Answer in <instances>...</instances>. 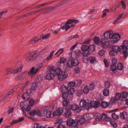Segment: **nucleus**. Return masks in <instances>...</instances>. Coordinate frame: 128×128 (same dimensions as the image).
<instances>
[{
	"mask_svg": "<svg viewBox=\"0 0 128 128\" xmlns=\"http://www.w3.org/2000/svg\"><path fill=\"white\" fill-rule=\"evenodd\" d=\"M35 114L40 116H42L46 118H51L54 116L53 113L52 114L50 111L47 110H44L42 113L38 110H32V116Z\"/></svg>",
	"mask_w": 128,
	"mask_h": 128,
	"instance_id": "1",
	"label": "nucleus"
},
{
	"mask_svg": "<svg viewBox=\"0 0 128 128\" xmlns=\"http://www.w3.org/2000/svg\"><path fill=\"white\" fill-rule=\"evenodd\" d=\"M79 22V21L74 19H70L67 20L65 23V25L62 28L63 30L65 29L67 31L70 28H74L75 26V24Z\"/></svg>",
	"mask_w": 128,
	"mask_h": 128,
	"instance_id": "2",
	"label": "nucleus"
},
{
	"mask_svg": "<svg viewBox=\"0 0 128 128\" xmlns=\"http://www.w3.org/2000/svg\"><path fill=\"white\" fill-rule=\"evenodd\" d=\"M94 116L96 118L95 121L97 122H100L102 120L108 122L111 120V119L108 117L106 114H100L98 113H95Z\"/></svg>",
	"mask_w": 128,
	"mask_h": 128,
	"instance_id": "3",
	"label": "nucleus"
},
{
	"mask_svg": "<svg viewBox=\"0 0 128 128\" xmlns=\"http://www.w3.org/2000/svg\"><path fill=\"white\" fill-rule=\"evenodd\" d=\"M54 72L56 75L58 76V78L60 80L65 79L67 76V73L64 72L63 73L61 70L60 68L55 70Z\"/></svg>",
	"mask_w": 128,
	"mask_h": 128,
	"instance_id": "4",
	"label": "nucleus"
},
{
	"mask_svg": "<svg viewBox=\"0 0 128 128\" xmlns=\"http://www.w3.org/2000/svg\"><path fill=\"white\" fill-rule=\"evenodd\" d=\"M30 106L26 102H20V106L21 109H24L27 111L28 112L31 109L30 106H32V99L31 98L29 101Z\"/></svg>",
	"mask_w": 128,
	"mask_h": 128,
	"instance_id": "5",
	"label": "nucleus"
},
{
	"mask_svg": "<svg viewBox=\"0 0 128 128\" xmlns=\"http://www.w3.org/2000/svg\"><path fill=\"white\" fill-rule=\"evenodd\" d=\"M79 64V62L78 60L72 59L68 60L67 62V65L69 67L72 68L73 66H77Z\"/></svg>",
	"mask_w": 128,
	"mask_h": 128,
	"instance_id": "6",
	"label": "nucleus"
},
{
	"mask_svg": "<svg viewBox=\"0 0 128 128\" xmlns=\"http://www.w3.org/2000/svg\"><path fill=\"white\" fill-rule=\"evenodd\" d=\"M66 124L69 126L76 128L78 127V125L75 120L71 118H69L66 121Z\"/></svg>",
	"mask_w": 128,
	"mask_h": 128,
	"instance_id": "7",
	"label": "nucleus"
},
{
	"mask_svg": "<svg viewBox=\"0 0 128 128\" xmlns=\"http://www.w3.org/2000/svg\"><path fill=\"white\" fill-rule=\"evenodd\" d=\"M112 37L110 42L114 43L118 42L120 38V35L117 34H113Z\"/></svg>",
	"mask_w": 128,
	"mask_h": 128,
	"instance_id": "8",
	"label": "nucleus"
},
{
	"mask_svg": "<svg viewBox=\"0 0 128 128\" xmlns=\"http://www.w3.org/2000/svg\"><path fill=\"white\" fill-rule=\"evenodd\" d=\"M89 102H87L86 100L84 98L81 100L80 103V107H84L88 108L89 107Z\"/></svg>",
	"mask_w": 128,
	"mask_h": 128,
	"instance_id": "9",
	"label": "nucleus"
},
{
	"mask_svg": "<svg viewBox=\"0 0 128 128\" xmlns=\"http://www.w3.org/2000/svg\"><path fill=\"white\" fill-rule=\"evenodd\" d=\"M100 42L104 48H106V46L107 47L109 44V40L106 38H104L101 39Z\"/></svg>",
	"mask_w": 128,
	"mask_h": 128,
	"instance_id": "10",
	"label": "nucleus"
},
{
	"mask_svg": "<svg viewBox=\"0 0 128 128\" xmlns=\"http://www.w3.org/2000/svg\"><path fill=\"white\" fill-rule=\"evenodd\" d=\"M32 87L30 89L28 90L27 92L24 93L22 96V98L25 100H28L30 98V93L31 92V91Z\"/></svg>",
	"mask_w": 128,
	"mask_h": 128,
	"instance_id": "11",
	"label": "nucleus"
},
{
	"mask_svg": "<svg viewBox=\"0 0 128 128\" xmlns=\"http://www.w3.org/2000/svg\"><path fill=\"white\" fill-rule=\"evenodd\" d=\"M100 102L98 101H92L89 102V108L90 107H93L97 108L98 107L99 105Z\"/></svg>",
	"mask_w": 128,
	"mask_h": 128,
	"instance_id": "12",
	"label": "nucleus"
},
{
	"mask_svg": "<svg viewBox=\"0 0 128 128\" xmlns=\"http://www.w3.org/2000/svg\"><path fill=\"white\" fill-rule=\"evenodd\" d=\"M72 110L76 112H79L82 111V109L81 107L77 105L73 104L72 106Z\"/></svg>",
	"mask_w": 128,
	"mask_h": 128,
	"instance_id": "13",
	"label": "nucleus"
},
{
	"mask_svg": "<svg viewBox=\"0 0 128 128\" xmlns=\"http://www.w3.org/2000/svg\"><path fill=\"white\" fill-rule=\"evenodd\" d=\"M64 111V109L62 107L59 108L55 112L53 113L54 116H59L61 115Z\"/></svg>",
	"mask_w": 128,
	"mask_h": 128,
	"instance_id": "14",
	"label": "nucleus"
},
{
	"mask_svg": "<svg viewBox=\"0 0 128 128\" xmlns=\"http://www.w3.org/2000/svg\"><path fill=\"white\" fill-rule=\"evenodd\" d=\"M76 118L78 122L81 124H84L86 121L84 118L83 116H78Z\"/></svg>",
	"mask_w": 128,
	"mask_h": 128,
	"instance_id": "15",
	"label": "nucleus"
},
{
	"mask_svg": "<svg viewBox=\"0 0 128 128\" xmlns=\"http://www.w3.org/2000/svg\"><path fill=\"white\" fill-rule=\"evenodd\" d=\"M23 66V65H22L20 67L12 70L11 71L10 74H16L18 72H20L22 70Z\"/></svg>",
	"mask_w": 128,
	"mask_h": 128,
	"instance_id": "16",
	"label": "nucleus"
},
{
	"mask_svg": "<svg viewBox=\"0 0 128 128\" xmlns=\"http://www.w3.org/2000/svg\"><path fill=\"white\" fill-rule=\"evenodd\" d=\"M75 92L74 88H71L68 90L67 92L70 98L72 99L74 96V94Z\"/></svg>",
	"mask_w": 128,
	"mask_h": 128,
	"instance_id": "17",
	"label": "nucleus"
},
{
	"mask_svg": "<svg viewBox=\"0 0 128 128\" xmlns=\"http://www.w3.org/2000/svg\"><path fill=\"white\" fill-rule=\"evenodd\" d=\"M122 48L119 46L117 45H114L112 47V50L116 53L121 52Z\"/></svg>",
	"mask_w": 128,
	"mask_h": 128,
	"instance_id": "18",
	"label": "nucleus"
},
{
	"mask_svg": "<svg viewBox=\"0 0 128 128\" xmlns=\"http://www.w3.org/2000/svg\"><path fill=\"white\" fill-rule=\"evenodd\" d=\"M26 60L29 62H32V53L31 52L28 53L25 56Z\"/></svg>",
	"mask_w": 128,
	"mask_h": 128,
	"instance_id": "19",
	"label": "nucleus"
},
{
	"mask_svg": "<svg viewBox=\"0 0 128 128\" xmlns=\"http://www.w3.org/2000/svg\"><path fill=\"white\" fill-rule=\"evenodd\" d=\"M112 33L110 31L106 32L104 34V37L107 38L111 39L112 35Z\"/></svg>",
	"mask_w": 128,
	"mask_h": 128,
	"instance_id": "20",
	"label": "nucleus"
},
{
	"mask_svg": "<svg viewBox=\"0 0 128 128\" xmlns=\"http://www.w3.org/2000/svg\"><path fill=\"white\" fill-rule=\"evenodd\" d=\"M120 53L123 54L124 57V58H126L128 56V52L127 49L125 48L123 49L122 48Z\"/></svg>",
	"mask_w": 128,
	"mask_h": 128,
	"instance_id": "21",
	"label": "nucleus"
},
{
	"mask_svg": "<svg viewBox=\"0 0 128 128\" xmlns=\"http://www.w3.org/2000/svg\"><path fill=\"white\" fill-rule=\"evenodd\" d=\"M66 112L64 114V116L66 118L70 117L72 115L70 110L69 108L67 110L66 109Z\"/></svg>",
	"mask_w": 128,
	"mask_h": 128,
	"instance_id": "22",
	"label": "nucleus"
},
{
	"mask_svg": "<svg viewBox=\"0 0 128 128\" xmlns=\"http://www.w3.org/2000/svg\"><path fill=\"white\" fill-rule=\"evenodd\" d=\"M69 57L71 59H75L77 57V52H73L70 53Z\"/></svg>",
	"mask_w": 128,
	"mask_h": 128,
	"instance_id": "23",
	"label": "nucleus"
},
{
	"mask_svg": "<svg viewBox=\"0 0 128 128\" xmlns=\"http://www.w3.org/2000/svg\"><path fill=\"white\" fill-rule=\"evenodd\" d=\"M27 72H24L22 73H21L19 74L18 76V78L16 79H24L26 77Z\"/></svg>",
	"mask_w": 128,
	"mask_h": 128,
	"instance_id": "24",
	"label": "nucleus"
},
{
	"mask_svg": "<svg viewBox=\"0 0 128 128\" xmlns=\"http://www.w3.org/2000/svg\"><path fill=\"white\" fill-rule=\"evenodd\" d=\"M72 0H63L58 4V6L60 7L70 2Z\"/></svg>",
	"mask_w": 128,
	"mask_h": 128,
	"instance_id": "25",
	"label": "nucleus"
},
{
	"mask_svg": "<svg viewBox=\"0 0 128 128\" xmlns=\"http://www.w3.org/2000/svg\"><path fill=\"white\" fill-rule=\"evenodd\" d=\"M55 77L54 74L52 73H49L46 76V78L48 80H50L54 79Z\"/></svg>",
	"mask_w": 128,
	"mask_h": 128,
	"instance_id": "26",
	"label": "nucleus"
},
{
	"mask_svg": "<svg viewBox=\"0 0 128 128\" xmlns=\"http://www.w3.org/2000/svg\"><path fill=\"white\" fill-rule=\"evenodd\" d=\"M40 54V52L38 51H35L32 52V60H35Z\"/></svg>",
	"mask_w": 128,
	"mask_h": 128,
	"instance_id": "27",
	"label": "nucleus"
},
{
	"mask_svg": "<svg viewBox=\"0 0 128 128\" xmlns=\"http://www.w3.org/2000/svg\"><path fill=\"white\" fill-rule=\"evenodd\" d=\"M120 46L123 49L125 48L128 49L127 47L128 46V41L124 40L123 44L121 45Z\"/></svg>",
	"mask_w": 128,
	"mask_h": 128,
	"instance_id": "28",
	"label": "nucleus"
},
{
	"mask_svg": "<svg viewBox=\"0 0 128 128\" xmlns=\"http://www.w3.org/2000/svg\"><path fill=\"white\" fill-rule=\"evenodd\" d=\"M90 90L89 88V87L87 85L85 86L84 88L83 92L85 94H87L89 92Z\"/></svg>",
	"mask_w": 128,
	"mask_h": 128,
	"instance_id": "29",
	"label": "nucleus"
},
{
	"mask_svg": "<svg viewBox=\"0 0 128 128\" xmlns=\"http://www.w3.org/2000/svg\"><path fill=\"white\" fill-rule=\"evenodd\" d=\"M24 120V118L23 117L20 118L19 119L13 120L12 122L10 123V124L12 125H13L16 123H18L19 122H22Z\"/></svg>",
	"mask_w": 128,
	"mask_h": 128,
	"instance_id": "30",
	"label": "nucleus"
},
{
	"mask_svg": "<svg viewBox=\"0 0 128 128\" xmlns=\"http://www.w3.org/2000/svg\"><path fill=\"white\" fill-rule=\"evenodd\" d=\"M58 7H59L58 6V4L56 6H54L52 7H49L48 8H46L45 9L46 10H48L49 12H52L55 10Z\"/></svg>",
	"mask_w": 128,
	"mask_h": 128,
	"instance_id": "31",
	"label": "nucleus"
},
{
	"mask_svg": "<svg viewBox=\"0 0 128 128\" xmlns=\"http://www.w3.org/2000/svg\"><path fill=\"white\" fill-rule=\"evenodd\" d=\"M62 92L63 93L62 95V98L64 100L66 99L67 98H68V99H71L69 98V96L67 92H63V91L62 90Z\"/></svg>",
	"mask_w": 128,
	"mask_h": 128,
	"instance_id": "32",
	"label": "nucleus"
},
{
	"mask_svg": "<svg viewBox=\"0 0 128 128\" xmlns=\"http://www.w3.org/2000/svg\"><path fill=\"white\" fill-rule=\"evenodd\" d=\"M109 104L110 103L108 102L103 101L102 102L101 106L102 108H104L108 106Z\"/></svg>",
	"mask_w": 128,
	"mask_h": 128,
	"instance_id": "33",
	"label": "nucleus"
},
{
	"mask_svg": "<svg viewBox=\"0 0 128 128\" xmlns=\"http://www.w3.org/2000/svg\"><path fill=\"white\" fill-rule=\"evenodd\" d=\"M83 92L82 90H76V94L78 97H80L82 94Z\"/></svg>",
	"mask_w": 128,
	"mask_h": 128,
	"instance_id": "34",
	"label": "nucleus"
},
{
	"mask_svg": "<svg viewBox=\"0 0 128 128\" xmlns=\"http://www.w3.org/2000/svg\"><path fill=\"white\" fill-rule=\"evenodd\" d=\"M89 60L91 64L94 63L96 61V58L92 56H90L89 57Z\"/></svg>",
	"mask_w": 128,
	"mask_h": 128,
	"instance_id": "35",
	"label": "nucleus"
},
{
	"mask_svg": "<svg viewBox=\"0 0 128 128\" xmlns=\"http://www.w3.org/2000/svg\"><path fill=\"white\" fill-rule=\"evenodd\" d=\"M88 46L86 44L82 45L81 47V49L83 51H85L86 50H88Z\"/></svg>",
	"mask_w": 128,
	"mask_h": 128,
	"instance_id": "36",
	"label": "nucleus"
},
{
	"mask_svg": "<svg viewBox=\"0 0 128 128\" xmlns=\"http://www.w3.org/2000/svg\"><path fill=\"white\" fill-rule=\"evenodd\" d=\"M123 65L121 62H119L117 65L116 68L118 70H122L123 68Z\"/></svg>",
	"mask_w": 128,
	"mask_h": 128,
	"instance_id": "37",
	"label": "nucleus"
},
{
	"mask_svg": "<svg viewBox=\"0 0 128 128\" xmlns=\"http://www.w3.org/2000/svg\"><path fill=\"white\" fill-rule=\"evenodd\" d=\"M127 114L126 113L124 112H122L120 114V117L123 119H124L126 117Z\"/></svg>",
	"mask_w": 128,
	"mask_h": 128,
	"instance_id": "38",
	"label": "nucleus"
},
{
	"mask_svg": "<svg viewBox=\"0 0 128 128\" xmlns=\"http://www.w3.org/2000/svg\"><path fill=\"white\" fill-rule=\"evenodd\" d=\"M54 50L52 51L50 53L49 56L47 57L46 59L47 61H48L49 60H51L52 58V56H53L54 53Z\"/></svg>",
	"mask_w": 128,
	"mask_h": 128,
	"instance_id": "39",
	"label": "nucleus"
},
{
	"mask_svg": "<svg viewBox=\"0 0 128 128\" xmlns=\"http://www.w3.org/2000/svg\"><path fill=\"white\" fill-rule=\"evenodd\" d=\"M70 102V100L68 99L64 100L62 102V104L63 106H66L67 104H68Z\"/></svg>",
	"mask_w": 128,
	"mask_h": 128,
	"instance_id": "40",
	"label": "nucleus"
},
{
	"mask_svg": "<svg viewBox=\"0 0 128 128\" xmlns=\"http://www.w3.org/2000/svg\"><path fill=\"white\" fill-rule=\"evenodd\" d=\"M83 56L85 57H88L90 55V53L88 50H86L84 51L82 53Z\"/></svg>",
	"mask_w": 128,
	"mask_h": 128,
	"instance_id": "41",
	"label": "nucleus"
},
{
	"mask_svg": "<svg viewBox=\"0 0 128 128\" xmlns=\"http://www.w3.org/2000/svg\"><path fill=\"white\" fill-rule=\"evenodd\" d=\"M88 50L90 51L94 52L95 50V46L94 45H91L88 46Z\"/></svg>",
	"mask_w": 128,
	"mask_h": 128,
	"instance_id": "42",
	"label": "nucleus"
},
{
	"mask_svg": "<svg viewBox=\"0 0 128 128\" xmlns=\"http://www.w3.org/2000/svg\"><path fill=\"white\" fill-rule=\"evenodd\" d=\"M123 15V14H121L113 22V24H116L122 17Z\"/></svg>",
	"mask_w": 128,
	"mask_h": 128,
	"instance_id": "43",
	"label": "nucleus"
},
{
	"mask_svg": "<svg viewBox=\"0 0 128 128\" xmlns=\"http://www.w3.org/2000/svg\"><path fill=\"white\" fill-rule=\"evenodd\" d=\"M109 93V91L107 88H105L103 91V94L105 96H108Z\"/></svg>",
	"mask_w": 128,
	"mask_h": 128,
	"instance_id": "44",
	"label": "nucleus"
},
{
	"mask_svg": "<svg viewBox=\"0 0 128 128\" xmlns=\"http://www.w3.org/2000/svg\"><path fill=\"white\" fill-rule=\"evenodd\" d=\"M88 86L90 90H92L94 89L95 87V84L94 83H91Z\"/></svg>",
	"mask_w": 128,
	"mask_h": 128,
	"instance_id": "45",
	"label": "nucleus"
},
{
	"mask_svg": "<svg viewBox=\"0 0 128 128\" xmlns=\"http://www.w3.org/2000/svg\"><path fill=\"white\" fill-rule=\"evenodd\" d=\"M43 66L42 63H40L37 66L36 69V72H38V70L42 67Z\"/></svg>",
	"mask_w": 128,
	"mask_h": 128,
	"instance_id": "46",
	"label": "nucleus"
},
{
	"mask_svg": "<svg viewBox=\"0 0 128 128\" xmlns=\"http://www.w3.org/2000/svg\"><path fill=\"white\" fill-rule=\"evenodd\" d=\"M76 84V83L73 82H69L68 84V87H74Z\"/></svg>",
	"mask_w": 128,
	"mask_h": 128,
	"instance_id": "47",
	"label": "nucleus"
},
{
	"mask_svg": "<svg viewBox=\"0 0 128 128\" xmlns=\"http://www.w3.org/2000/svg\"><path fill=\"white\" fill-rule=\"evenodd\" d=\"M122 97L121 94L119 93H117L116 95L115 99L116 100H119Z\"/></svg>",
	"mask_w": 128,
	"mask_h": 128,
	"instance_id": "48",
	"label": "nucleus"
},
{
	"mask_svg": "<svg viewBox=\"0 0 128 128\" xmlns=\"http://www.w3.org/2000/svg\"><path fill=\"white\" fill-rule=\"evenodd\" d=\"M12 68L10 67L7 68L6 70V74H8L10 73L11 71L12 70Z\"/></svg>",
	"mask_w": 128,
	"mask_h": 128,
	"instance_id": "49",
	"label": "nucleus"
},
{
	"mask_svg": "<svg viewBox=\"0 0 128 128\" xmlns=\"http://www.w3.org/2000/svg\"><path fill=\"white\" fill-rule=\"evenodd\" d=\"M109 122H110V124L113 127H116L117 126V125L115 122L111 121V120L110 121H109Z\"/></svg>",
	"mask_w": 128,
	"mask_h": 128,
	"instance_id": "50",
	"label": "nucleus"
},
{
	"mask_svg": "<svg viewBox=\"0 0 128 128\" xmlns=\"http://www.w3.org/2000/svg\"><path fill=\"white\" fill-rule=\"evenodd\" d=\"M121 94L122 97V98H124L127 97L128 93L126 92H122Z\"/></svg>",
	"mask_w": 128,
	"mask_h": 128,
	"instance_id": "51",
	"label": "nucleus"
},
{
	"mask_svg": "<svg viewBox=\"0 0 128 128\" xmlns=\"http://www.w3.org/2000/svg\"><path fill=\"white\" fill-rule=\"evenodd\" d=\"M86 120H88L90 118V115L88 114H84L83 116Z\"/></svg>",
	"mask_w": 128,
	"mask_h": 128,
	"instance_id": "52",
	"label": "nucleus"
},
{
	"mask_svg": "<svg viewBox=\"0 0 128 128\" xmlns=\"http://www.w3.org/2000/svg\"><path fill=\"white\" fill-rule=\"evenodd\" d=\"M116 67L115 65V64H112L111 65L110 70L112 72L115 71L116 70Z\"/></svg>",
	"mask_w": 128,
	"mask_h": 128,
	"instance_id": "53",
	"label": "nucleus"
},
{
	"mask_svg": "<svg viewBox=\"0 0 128 128\" xmlns=\"http://www.w3.org/2000/svg\"><path fill=\"white\" fill-rule=\"evenodd\" d=\"M120 3L122 6V8L124 9H126V5L124 1L123 0H122L121 1Z\"/></svg>",
	"mask_w": 128,
	"mask_h": 128,
	"instance_id": "54",
	"label": "nucleus"
},
{
	"mask_svg": "<svg viewBox=\"0 0 128 128\" xmlns=\"http://www.w3.org/2000/svg\"><path fill=\"white\" fill-rule=\"evenodd\" d=\"M112 116L113 118L115 120L118 119V118L119 117L118 115L116 114L115 113H113L112 114Z\"/></svg>",
	"mask_w": 128,
	"mask_h": 128,
	"instance_id": "55",
	"label": "nucleus"
},
{
	"mask_svg": "<svg viewBox=\"0 0 128 128\" xmlns=\"http://www.w3.org/2000/svg\"><path fill=\"white\" fill-rule=\"evenodd\" d=\"M60 61V63L64 64L66 62V58L64 57L61 58Z\"/></svg>",
	"mask_w": 128,
	"mask_h": 128,
	"instance_id": "56",
	"label": "nucleus"
},
{
	"mask_svg": "<svg viewBox=\"0 0 128 128\" xmlns=\"http://www.w3.org/2000/svg\"><path fill=\"white\" fill-rule=\"evenodd\" d=\"M104 62L105 64V66L106 67L109 66V62L108 60L106 59H104Z\"/></svg>",
	"mask_w": 128,
	"mask_h": 128,
	"instance_id": "57",
	"label": "nucleus"
},
{
	"mask_svg": "<svg viewBox=\"0 0 128 128\" xmlns=\"http://www.w3.org/2000/svg\"><path fill=\"white\" fill-rule=\"evenodd\" d=\"M112 64H116L117 62V60L115 58H113L112 59Z\"/></svg>",
	"mask_w": 128,
	"mask_h": 128,
	"instance_id": "58",
	"label": "nucleus"
},
{
	"mask_svg": "<svg viewBox=\"0 0 128 128\" xmlns=\"http://www.w3.org/2000/svg\"><path fill=\"white\" fill-rule=\"evenodd\" d=\"M50 34L48 33L46 34L45 35L42 36V39H44L48 38L50 36Z\"/></svg>",
	"mask_w": 128,
	"mask_h": 128,
	"instance_id": "59",
	"label": "nucleus"
},
{
	"mask_svg": "<svg viewBox=\"0 0 128 128\" xmlns=\"http://www.w3.org/2000/svg\"><path fill=\"white\" fill-rule=\"evenodd\" d=\"M110 83L109 81H107L105 83L104 86L106 88H108L110 87Z\"/></svg>",
	"mask_w": 128,
	"mask_h": 128,
	"instance_id": "60",
	"label": "nucleus"
},
{
	"mask_svg": "<svg viewBox=\"0 0 128 128\" xmlns=\"http://www.w3.org/2000/svg\"><path fill=\"white\" fill-rule=\"evenodd\" d=\"M94 42L96 43H98L100 42V39L97 37H94Z\"/></svg>",
	"mask_w": 128,
	"mask_h": 128,
	"instance_id": "61",
	"label": "nucleus"
},
{
	"mask_svg": "<svg viewBox=\"0 0 128 128\" xmlns=\"http://www.w3.org/2000/svg\"><path fill=\"white\" fill-rule=\"evenodd\" d=\"M14 108H11L10 107H9V108L8 109V114H10V113L12 112H13L14 110Z\"/></svg>",
	"mask_w": 128,
	"mask_h": 128,
	"instance_id": "62",
	"label": "nucleus"
},
{
	"mask_svg": "<svg viewBox=\"0 0 128 128\" xmlns=\"http://www.w3.org/2000/svg\"><path fill=\"white\" fill-rule=\"evenodd\" d=\"M119 6L120 5L119 4H116L115 6L112 8V10L114 11H115L116 10V9L118 8Z\"/></svg>",
	"mask_w": 128,
	"mask_h": 128,
	"instance_id": "63",
	"label": "nucleus"
},
{
	"mask_svg": "<svg viewBox=\"0 0 128 128\" xmlns=\"http://www.w3.org/2000/svg\"><path fill=\"white\" fill-rule=\"evenodd\" d=\"M37 87V85L35 82H32V90L36 89Z\"/></svg>",
	"mask_w": 128,
	"mask_h": 128,
	"instance_id": "64",
	"label": "nucleus"
}]
</instances>
